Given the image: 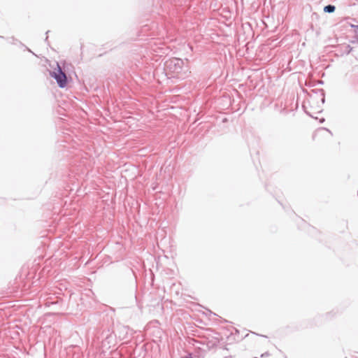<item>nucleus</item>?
<instances>
[{
  "instance_id": "nucleus-1",
  "label": "nucleus",
  "mask_w": 358,
  "mask_h": 358,
  "mask_svg": "<svg viewBox=\"0 0 358 358\" xmlns=\"http://www.w3.org/2000/svg\"><path fill=\"white\" fill-rule=\"evenodd\" d=\"M164 69L167 73L172 76H177L183 79L187 76L188 67L185 66L184 62L180 58L173 57L165 62Z\"/></svg>"
},
{
  "instance_id": "nucleus-2",
  "label": "nucleus",
  "mask_w": 358,
  "mask_h": 358,
  "mask_svg": "<svg viewBox=\"0 0 358 358\" xmlns=\"http://www.w3.org/2000/svg\"><path fill=\"white\" fill-rule=\"evenodd\" d=\"M50 76L55 79L58 86L64 88L68 83V78L66 73L62 70L61 67L57 64V69L50 72Z\"/></svg>"
},
{
  "instance_id": "nucleus-3",
  "label": "nucleus",
  "mask_w": 358,
  "mask_h": 358,
  "mask_svg": "<svg viewBox=\"0 0 358 358\" xmlns=\"http://www.w3.org/2000/svg\"><path fill=\"white\" fill-rule=\"evenodd\" d=\"M336 10V7L334 5L329 4L327 6H325L324 7V11L325 13H334Z\"/></svg>"
},
{
  "instance_id": "nucleus-4",
  "label": "nucleus",
  "mask_w": 358,
  "mask_h": 358,
  "mask_svg": "<svg viewBox=\"0 0 358 358\" xmlns=\"http://www.w3.org/2000/svg\"><path fill=\"white\" fill-rule=\"evenodd\" d=\"M352 50V48L350 45H343L342 47V54L348 55Z\"/></svg>"
},
{
  "instance_id": "nucleus-5",
  "label": "nucleus",
  "mask_w": 358,
  "mask_h": 358,
  "mask_svg": "<svg viewBox=\"0 0 358 358\" xmlns=\"http://www.w3.org/2000/svg\"><path fill=\"white\" fill-rule=\"evenodd\" d=\"M10 39H11L10 43H12V44H17V43H19V42H20V41H18L17 39H16L14 37H11Z\"/></svg>"
},
{
  "instance_id": "nucleus-6",
  "label": "nucleus",
  "mask_w": 358,
  "mask_h": 358,
  "mask_svg": "<svg viewBox=\"0 0 358 358\" xmlns=\"http://www.w3.org/2000/svg\"><path fill=\"white\" fill-rule=\"evenodd\" d=\"M351 27H354L355 29V33H356V34L357 36V38H358V25L352 24Z\"/></svg>"
},
{
  "instance_id": "nucleus-7",
  "label": "nucleus",
  "mask_w": 358,
  "mask_h": 358,
  "mask_svg": "<svg viewBox=\"0 0 358 358\" xmlns=\"http://www.w3.org/2000/svg\"><path fill=\"white\" fill-rule=\"evenodd\" d=\"M320 92H321V95L322 96V103H324V100H325V99H324V91L322 90H321Z\"/></svg>"
},
{
  "instance_id": "nucleus-8",
  "label": "nucleus",
  "mask_w": 358,
  "mask_h": 358,
  "mask_svg": "<svg viewBox=\"0 0 358 358\" xmlns=\"http://www.w3.org/2000/svg\"><path fill=\"white\" fill-rule=\"evenodd\" d=\"M269 356V353L268 352H266L263 354H262L261 357H265Z\"/></svg>"
},
{
  "instance_id": "nucleus-9",
  "label": "nucleus",
  "mask_w": 358,
  "mask_h": 358,
  "mask_svg": "<svg viewBox=\"0 0 358 358\" xmlns=\"http://www.w3.org/2000/svg\"><path fill=\"white\" fill-rule=\"evenodd\" d=\"M19 45H20V47H24L26 48L27 46L24 45V44H23L21 41L19 42Z\"/></svg>"
},
{
  "instance_id": "nucleus-10",
  "label": "nucleus",
  "mask_w": 358,
  "mask_h": 358,
  "mask_svg": "<svg viewBox=\"0 0 358 358\" xmlns=\"http://www.w3.org/2000/svg\"><path fill=\"white\" fill-rule=\"evenodd\" d=\"M26 50L31 52V54H34V52H32L29 48L26 47Z\"/></svg>"
},
{
  "instance_id": "nucleus-11",
  "label": "nucleus",
  "mask_w": 358,
  "mask_h": 358,
  "mask_svg": "<svg viewBox=\"0 0 358 358\" xmlns=\"http://www.w3.org/2000/svg\"><path fill=\"white\" fill-rule=\"evenodd\" d=\"M182 358H192V357H187V356H186V357H182Z\"/></svg>"
},
{
  "instance_id": "nucleus-12",
  "label": "nucleus",
  "mask_w": 358,
  "mask_h": 358,
  "mask_svg": "<svg viewBox=\"0 0 358 358\" xmlns=\"http://www.w3.org/2000/svg\"><path fill=\"white\" fill-rule=\"evenodd\" d=\"M254 358H257V357H254Z\"/></svg>"
}]
</instances>
